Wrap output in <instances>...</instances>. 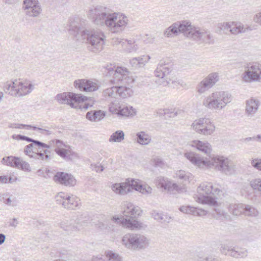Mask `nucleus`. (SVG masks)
<instances>
[{"label":"nucleus","mask_w":261,"mask_h":261,"mask_svg":"<svg viewBox=\"0 0 261 261\" xmlns=\"http://www.w3.org/2000/svg\"><path fill=\"white\" fill-rule=\"evenodd\" d=\"M117 87L113 86L105 89L102 93V95L105 99L111 100L112 99L116 98L118 96Z\"/></svg>","instance_id":"34"},{"label":"nucleus","mask_w":261,"mask_h":261,"mask_svg":"<svg viewBox=\"0 0 261 261\" xmlns=\"http://www.w3.org/2000/svg\"><path fill=\"white\" fill-rule=\"evenodd\" d=\"M0 201L8 206H16L17 205V200L15 198L11 199L10 194L7 193L0 194Z\"/></svg>","instance_id":"39"},{"label":"nucleus","mask_w":261,"mask_h":261,"mask_svg":"<svg viewBox=\"0 0 261 261\" xmlns=\"http://www.w3.org/2000/svg\"><path fill=\"white\" fill-rule=\"evenodd\" d=\"M156 185L158 188H162L170 192H177L182 193L186 191L185 185L179 186L175 183H172L167 178L163 177H159L156 180Z\"/></svg>","instance_id":"19"},{"label":"nucleus","mask_w":261,"mask_h":261,"mask_svg":"<svg viewBox=\"0 0 261 261\" xmlns=\"http://www.w3.org/2000/svg\"><path fill=\"white\" fill-rule=\"evenodd\" d=\"M108 73L110 76L113 75V79L110 80L113 84L120 82L122 84L117 87L118 96L122 98H127L132 96L134 91L131 85L134 82V79L129 76V72L125 68L117 67L115 70L113 67L107 68Z\"/></svg>","instance_id":"5"},{"label":"nucleus","mask_w":261,"mask_h":261,"mask_svg":"<svg viewBox=\"0 0 261 261\" xmlns=\"http://www.w3.org/2000/svg\"><path fill=\"white\" fill-rule=\"evenodd\" d=\"M220 192V190L218 188H214L211 182H204L197 188V194L194 196V199L196 201L202 204L216 205L217 201L215 198L208 195L211 194H218Z\"/></svg>","instance_id":"8"},{"label":"nucleus","mask_w":261,"mask_h":261,"mask_svg":"<svg viewBox=\"0 0 261 261\" xmlns=\"http://www.w3.org/2000/svg\"><path fill=\"white\" fill-rule=\"evenodd\" d=\"M219 80V76L217 72L210 73L204 78L196 87L197 92L203 94L212 88Z\"/></svg>","instance_id":"17"},{"label":"nucleus","mask_w":261,"mask_h":261,"mask_svg":"<svg viewBox=\"0 0 261 261\" xmlns=\"http://www.w3.org/2000/svg\"><path fill=\"white\" fill-rule=\"evenodd\" d=\"M193 130L205 136L211 135L215 130L214 124L208 118H202L195 120L192 125Z\"/></svg>","instance_id":"13"},{"label":"nucleus","mask_w":261,"mask_h":261,"mask_svg":"<svg viewBox=\"0 0 261 261\" xmlns=\"http://www.w3.org/2000/svg\"><path fill=\"white\" fill-rule=\"evenodd\" d=\"M254 20L256 22L261 25V12L255 15Z\"/></svg>","instance_id":"63"},{"label":"nucleus","mask_w":261,"mask_h":261,"mask_svg":"<svg viewBox=\"0 0 261 261\" xmlns=\"http://www.w3.org/2000/svg\"><path fill=\"white\" fill-rule=\"evenodd\" d=\"M35 146L33 143L27 145L24 149V152L25 154L28 155L30 158H34L37 160L44 161L50 159L48 153L50 151L48 150H44L43 153L36 152L35 150Z\"/></svg>","instance_id":"22"},{"label":"nucleus","mask_w":261,"mask_h":261,"mask_svg":"<svg viewBox=\"0 0 261 261\" xmlns=\"http://www.w3.org/2000/svg\"><path fill=\"white\" fill-rule=\"evenodd\" d=\"M137 142L142 145H148L151 140L150 135L144 132H140L136 134Z\"/></svg>","instance_id":"36"},{"label":"nucleus","mask_w":261,"mask_h":261,"mask_svg":"<svg viewBox=\"0 0 261 261\" xmlns=\"http://www.w3.org/2000/svg\"><path fill=\"white\" fill-rule=\"evenodd\" d=\"M242 80L248 83L261 81V64L254 62L248 65L247 69L241 75Z\"/></svg>","instance_id":"12"},{"label":"nucleus","mask_w":261,"mask_h":261,"mask_svg":"<svg viewBox=\"0 0 261 261\" xmlns=\"http://www.w3.org/2000/svg\"><path fill=\"white\" fill-rule=\"evenodd\" d=\"M87 222L85 220L81 221L80 218H77L76 221L73 220H65L61 222L60 227L68 234H73L80 230L78 225H83Z\"/></svg>","instance_id":"21"},{"label":"nucleus","mask_w":261,"mask_h":261,"mask_svg":"<svg viewBox=\"0 0 261 261\" xmlns=\"http://www.w3.org/2000/svg\"><path fill=\"white\" fill-rule=\"evenodd\" d=\"M14 84L12 85L11 91L9 92V95L12 96L19 97V83L18 81H15L14 82Z\"/></svg>","instance_id":"49"},{"label":"nucleus","mask_w":261,"mask_h":261,"mask_svg":"<svg viewBox=\"0 0 261 261\" xmlns=\"http://www.w3.org/2000/svg\"><path fill=\"white\" fill-rule=\"evenodd\" d=\"M160 114L161 115H163L164 116H167L169 117H174L177 115V112H174L172 111L171 110L169 109H164L162 110H161V112H160Z\"/></svg>","instance_id":"55"},{"label":"nucleus","mask_w":261,"mask_h":261,"mask_svg":"<svg viewBox=\"0 0 261 261\" xmlns=\"http://www.w3.org/2000/svg\"><path fill=\"white\" fill-rule=\"evenodd\" d=\"M136 114V111L132 107H124L121 108L118 114L119 116L123 117H133Z\"/></svg>","instance_id":"40"},{"label":"nucleus","mask_w":261,"mask_h":261,"mask_svg":"<svg viewBox=\"0 0 261 261\" xmlns=\"http://www.w3.org/2000/svg\"><path fill=\"white\" fill-rule=\"evenodd\" d=\"M171 70L172 68L170 64L160 61L154 71L155 76L160 78L159 82L156 81L155 82L159 85L166 86L169 83L167 76Z\"/></svg>","instance_id":"18"},{"label":"nucleus","mask_w":261,"mask_h":261,"mask_svg":"<svg viewBox=\"0 0 261 261\" xmlns=\"http://www.w3.org/2000/svg\"><path fill=\"white\" fill-rule=\"evenodd\" d=\"M249 185L253 190L261 192V178L252 179L249 181Z\"/></svg>","instance_id":"45"},{"label":"nucleus","mask_w":261,"mask_h":261,"mask_svg":"<svg viewBox=\"0 0 261 261\" xmlns=\"http://www.w3.org/2000/svg\"><path fill=\"white\" fill-rule=\"evenodd\" d=\"M122 243L127 249L140 250L149 246L150 240L146 236L141 233H129L123 237Z\"/></svg>","instance_id":"9"},{"label":"nucleus","mask_w":261,"mask_h":261,"mask_svg":"<svg viewBox=\"0 0 261 261\" xmlns=\"http://www.w3.org/2000/svg\"><path fill=\"white\" fill-rule=\"evenodd\" d=\"M220 251L222 254L234 258H244L247 256V250L238 246H232L228 243L221 244Z\"/></svg>","instance_id":"14"},{"label":"nucleus","mask_w":261,"mask_h":261,"mask_svg":"<svg viewBox=\"0 0 261 261\" xmlns=\"http://www.w3.org/2000/svg\"><path fill=\"white\" fill-rule=\"evenodd\" d=\"M251 165L255 169L261 171V159H253L251 161Z\"/></svg>","instance_id":"56"},{"label":"nucleus","mask_w":261,"mask_h":261,"mask_svg":"<svg viewBox=\"0 0 261 261\" xmlns=\"http://www.w3.org/2000/svg\"><path fill=\"white\" fill-rule=\"evenodd\" d=\"M112 189L116 194L124 195L130 192L132 189L140 191L144 194H150L152 189L147 185H141L134 179H126L125 182L116 183L112 185Z\"/></svg>","instance_id":"7"},{"label":"nucleus","mask_w":261,"mask_h":261,"mask_svg":"<svg viewBox=\"0 0 261 261\" xmlns=\"http://www.w3.org/2000/svg\"><path fill=\"white\" fill-rule=\"evenodd\" d=\"M14 84V82H6L4 86V89L5 92L6 93L9 94V92L11 91L12 88H13L12 85Z\"/></svg>","instance_id":"57"},{"label":"nucleus","mask_w":261,"mask_h":261,"mask_svg":"<svg viewBox=\"0 0 261 261\" xmlns=\"http://www.w3.org/2000/svg\"><path fill=\"white\" fill-rule=\"evenodd\" d=\"M112 43L114 45H121V46L123 47L126 44L131 45L134 43L132 40H127L124 39H121L119 38H113L112 40Z\"/></svg>","instance_id":"46"},{"label":"nucleus","mask_w":261,"mask_h":261,"mask_svg":"<svg viewBox=\"0 0 261 261\" xmlns=\"http://www.w3.org/2000/svg\"><path fill=\"white\" fill-rule=\"evenodd\" d=\"M150 59L148 55H143L141 57L133 58L129 61V63L135 69L143 67Z\"/></svg>","instance_id":"28"},{"label":"nucleus","mask_w":261,"mask_h":261,"mask_svg":"<svg viewBox=\"0 0 261 261\" xmlns=\"http://www.w3.org/2000/svg\"><path fill=\"white\" fill-rule=\"evenodd\" d=\"M18 224V221L16 218H13L9 223V226L15 228Z\"/></svg>","instance_id":"64"},{"label":"nucleus","mask_w":261,"mask_h":261,"mask_svg":"<svg viewBox=\"0 0 261 261\" xmlns=\"http://www.w3.org/2000/svg\"><path fill=\"white\" fill-rule=\"evenodd\" d=\"M121 107L119 106V103H115L112 102L109 105V111L113 114H115L118 115L119 110Z\"/></svg>","instance_id":"52"},{"label":"nucleus","mask_w":261,"mask_h":261,"mask_svg":"<svg viewBox=\"0 0 261 261\" xmlns=\"http://www.w3.org/2000/svg\"><path fill=\"white\" fill-rule=\"evenodd\" d=\"M200 43L213 44L214 40L209 31L196 28L190 23L188 37Z\"/></svg>","instance_id":"10"},{"label":"nucleus","mask_w":261,"mask_h":261,"mask_svg":"<svg viewBox=\"0 0 261 261\" xmlns=\"http://www.w3.org/2000/svg\"><path fill=\"white\" fill-rule=\"evenodd\" d=\"M50 143L56 146V148L61 149L62 148H67L69 146L66 145L62 141L58 139L53 140Z\"/></svg>","instance_id":"51"},{"label":"nucleus","mask_w":261,"mask_h":261,"mask_svg":"<svg viewBox=\"0 0 261 261\" xmlns=\"http://www.w3.org/2000/svg\"><path fill=\"white\" fill-rule=\"evenodd\" d=\"M91 166L92 170L95 171L97 172H102L104 169L103 166L99 164H91Z\"/></svg>","instance_id":"58"},{"label":"nucleus","mask_w":261,"mask_h":261,"mask_svg":"<svg viewBox=\"0 0 261 261\" xmlns=\"http://www.w3.org/2000/svg\"><path fill=\"white\" fill-rule=\"evenodd\" d=\"M176 177L182 180V181L190 182L192 179V174L184 170L178 171L176 173Z\"/></svg>","instance_id":"44"},{"label":"nucleus","mask_w":261,"mask_h":261,"mask_svg":"<svg viewBox=\"0 0 261 261\" xmlns=\"http://www.w3.org/2000/svg\"><path fill=\"white\" fill-rule=\"evenodd\" d=\"M245 104V114L248 117H253L258 110L260 104L259 100L251 98L246 101Z\"/></svg>","instance_id":"26"},{"label":"nucleus","mask_w":261,"mask_h":261,"mask_svg":"<svg viewBox=\"0 0 261 261\" xmlns=\"http://www.w3.org/2000/svg\"><path fill=\"white\" fill-rule=\"evenodd\" d=\"M83 97L81 94L72 92H63L58 94L55 97L56 100L60 104H66L72 108H77V102L82 100Z\"/></svg>","instance_id":"15"},{"label":"nucleus","mask_w":261,"mask_h":261,"mask_svg":"<svg viewBox=\"0 0 261 261\" xmlns=\"http://www.w3.org/2000/svg\"><path fill=\"white\" fill-rule=\"evenodd\" d=\"M79 20L77 19L71 22L68 30L69 33L77 40L89 44V49L91 51H101L106 39L104 33L98 29H85Z\"/></svg>","instance_id":"1"},{"label":"nucleus","mask_w":261,"mask_h":261,"mask_svg":"<svg viewBox=\"0 0 261 261\" xmlns=\"http://www.w3.org/2000/svg\"><path fill=\"white\" fill-rule=\"evenodd\" d=\"M230 33L237 35L240 34L245 33L251 30L250 27L244 25L240 22L232 21Z\"/></svg>","instance_id":"27"},{"label":"nucleus","mask_w":261,"mask_h":261,"mask_svg":"<svg viewBox=\"0 0 261 261\" xmlns=\"http://www.w3.org/2000/svg\"><path fill=\"white\" fill-rule=\"evenodd\" d=\"M232 21L224 22L219 24V28L224 31L230 32Z\"/></svg>","instance_id":"53"},{"label":"nucleus","mask_w":261,"mask_h":261,"mask_svg":"<svg viewBox=\"0 0 261 261\" xmlns=\"http://www.w3.org/2000/svg\"><path fill=\"white\" fill-rule=\"evenodd\" d=\"M243 214L246 216L257 217L259 215L258 210L250 205H244Z\"/></svg>","instance_id":"41"},{"label":"nucleus","mask_w":261,"mask_h":261,"mask_svg":"<svg viewBox=\"0 0 261 261\" xmlns=\"http://www.w3.org/2000/svg\"><path fill=\"white\" fill-rule=\"evenodd\" d=\"M124 139V133L122 130H117L110 136L109 141L110 142H120Z\"/></svg>","instance_id":"42"},{"label":"nucleus","mask_w":261,"mask_h":261,"mask_svg":"<svg viewBox=\"0 0 261 261\" xmlns=\"http://www.w3.org/2000/svg\"><path fill=\"white\" fill-rule=\"evenodd\" d=\"M151 216L154 219L161 223L168 222L170 219L167 215L156 211H153L152 212Z\"/></svg>","instance_id":"43"},{"label":"nucleus","mask_w":261,"mask_h":261,"mask_svg":"<svg viewBox=\"0 0 261 261\" xmlns=\"http://www.w3.org/2000/svg\"><path fill=\"white\" fill-rule=\"evenodd\" d=\"M19 158L9 156L3 158L2 163L4 165L17 168L20 161Z\"/></svg>","instance_id":"37"},{"label":"nucleus","mask_w":261,"mask_h":261,"mask_svg":"<svg viewBox=\"0 0 261 261\" xmlns=\"http://www.w3.org/2000/svg\"><path fill=\"white\" fill-rule=\"evenodd\" d=\"M54 180L58 183L65 186H74L76 179L70 174L64 172H58L54 176Z\"/></svg>","instance_id":"23"},{"label":"nucleus","mask_w":261,"mask_h":261,"mask_svg":"<svg viewBox=\"0 0 261 261\" xmlns=\"http://www.w3.org/2000/svg\"><path fill=\"white\" fill-rule=\"evenodd\" d=\"M19 83V97L25 96L31 93L34 88V85L30 82H21Z\"/></svg>","instance_id":"30"},{"label":"nucleus","mask_w":261,"mask_h":261,"mask_svg":"<svg viewBox=\"0 0 261 261\" xmlns=\"http://www.w3.org/2000/svg\"><path fill=\"white\" fill-rule=\"evenodd\" d=\"M134 43L131 45L126 44L124 45L123 47H124V49L128 53H132L134 51H136L138 49L139 47L137 44H134L135 41L132 40Z\"/></svg>","instance_id":"54"},{"label":"nucleus","mask_w":261,"mask_h":261,"mask_svg":"<svg viewBox=\"0 0 261 261\" xmlns=\"http://www.w3.org/2000/svg\"><path fill=\"white\" fill-rule=\"evenodd\" d=\"M213 206H215V207L214 208L213 215L216 219L223 220L224 219H227L229 217L227 213L225 212L218 206V203L217 205Z\"/></svg>","instance_id":"38"},{"label":"nucleus","mask_w":261,"mask_h":261,"mask_svg":"<svg viewBox=\"0 0 261 261\" xmlns=\"http://www.w3.org/2000/svg\"><path fill=\"white\" fill-rule=\"evenodd\" d=\"M56 128H59V126L55 125H51L50 126H45L44 127H38L35 126H33V130H37L39 131V133L45 136H50L52 135H56L57 133H61V132L58 130L55 132L54 130Z\"/></svg>","instance_id":"31"},{"label":"nucleus","mask_w":261,"mask_h":261,"mask_svg":"<svg viewBox=\"0 0 261 261\" xmlns=\"http://www.w3.org/2000/svg\"><path fill=\"white\" fill-rule=\"evenodd\" d=\"M35 143V145L36 146H38V147H41L42 148H50V146L47 145V144H46L43 142H41L39 141H35L34 142Z\"/></svg>","instance_id":"60"},{"label":"nucleus","mask_w":261,"mask_h":261,"mask_svg":"<svg viewBox=\"0 0 261 261\" xmlns=\"http://www.w3.org/2000/svg\"><path fill=\"white\" fill-rule=\"evenodd\" d=\"M106 113L101 111H91L86 114V118L91 121L98 122L103 119Z\"/></svg>","instance_id":"32"},{"label":"nucleus","mask_w":261,"mask_h":261,"mask_svg":"<svg viewBox=\"0 0 261 261\" xmlns=\"http://www.w3.org/2000/svg\"><path fill=\"white\" fill-rule=\"evenodd\" d=\"M190 22L187 21H177L172 24L164 32V35L167 38H173L180 33L188 37Z\"/></svg>","instance_id":"11"},{"label":"nucleus","mask_w":261,"mask_h":261,"mask_svg":"<svg viewBox=\"0 0 261 261\" xmlns=\"http://www.w3.org/2000/svg\"><path fill=\"white\" fill-rule=\"evenodd\" d=\"M18 166L19 167H18L17 168L19 169H21L27 172H30L31 171L29 164L28 162L23 161L21 159H20Z\"/></svg>","instance_id":"50"},{"label":"nucleus","mask_w":261,"mask_h":261,"mask_svg":"<svg viewBox=\"0 0 261 261\" xmlns=\"http://www.w3.org/2000/svg\"><path fill=\"white\" fill-rule=\"evenodd\" d=\"M256 136L252 137L246 138L243 139V142L247 143L249 141H257Z\"/></svg>","instance_id":"62"},{"label":"nucleus","mask_w":261,"mask_h":261,"mask_svg":"<svg viewBox=\"0 0 261 261\" xmlns=\"http://www.w3.org/2000/svg\"><path fill=\"white\" fill-rule=\"evenodd\" d=\"M90 14L95 24L105 25L112 33L122 32L127 24L128 19L125 16L113 12L110 9L103 6H96L90 10Z\"/></svg>","instance_id":"2"},{"label":"nucleus","mask_w":261,"mask_h":261,"mask_svg":"<svg viewBox=\"0 0 261 261\" xmlns=\"http://www.w3.org/2000/svg\"><path fill=\"white\" fill-rule=\"evenodd\" d=\"M233 97L228 91H217L205 97L202 100V105L211 110H222L230 103Z\"/></svg>","instance_id":"6"},{"label":"nucleus","mask_w":261,"mask_h":261,"mask_svg":"<svg viewBox=\"0 0 261 261\" xmlns=\"http://www.w3.org/2000/svg\"><path fill=\"white\" fill-rule=\"evenodd\" d=\"M33 126H32L31 125H26V124H16V126H15V128H26L27 129H30V128H32L33 129Z\"/></svg>","instance_id":"61"},{"label":"nucleus","mask_w":261,"mask_h":261,"mask_svg":"<svg viewBox=\"0 0 261 261\" xmlns=\"http://www.w3.org/2000/svg\"><path fill=\"white\" fill-rule=\"evenodd\" d=\"M124 216L122 217H113L110 220H107L100 226L101 229L114 230L115 224H121L123 226L130 229H141L143 224L137 221L135 218L140 215L141 211L139 206H136L130 202H125L123 204Z\"/></svg>","instance_id":"3"},{"label":"nucleus","mask_w":261,"mask_h":261,"mask_svg":"<svg viewBox=\"0 0 261 261\" xmlns=\"http://www.w3.org/2000/svg\"><path fill=\"white\" fill-rule=\"evenodd\" d=\"M74 86L80 91L86 92L96 91L99 87L98 85L96 83L84 79L75 81Z\"/></svg>","instance_id":"24"},{"label":"nucleus","mask_w":261,"mask_h":261,"mask_svg":"<svg viewBox=\"0 0 261 261\" xmlns=\"http://www.w3.org/2000/svg\"><path fill=\"white\" fill-rule=\"evenodd\" d=\"M190 145L207 155L212 151V145L206 141L194 140L190 142Z\"/></svg>","instance_id":"25"},{"label":"nucleus","mask_w":261,"mask_h":261,"mask_svg":"<svg viewBox=\"0 0 261 261\" xmlns=\"http://www.w3.org/2000/svg\"><path fill=\"white\" fill-rule=\"evenodd\" d=\"M153 162L156 166H161L163 164L162 160L159 157L154 158L153 160Z\"/></svg>","instance_id":"59"},{"label":"nucleus","mask_w":261,"mask_h":261,"mask_svg":"<svg viewBox=\"0 0 261 261\" xmlns=\"http://www.w3.org/2000/svg\"><path fill=\"white\" fill-rule=\"evenodd\" d=\"M56 201L58 203L67 209L74 210L81 206L80 200L73 195L69 196L63 192H60L56 196Z\"/></svg>","instance_id":"16"},{"label":"nucleus","mask_w":261,"mask_h":261,"mask_svg":"<svg viewBox=\"0 0 261 261\" xmlns=\"http://www.w3.org/2000/svg\"><path fill=\"white\" fill-rule=\"evenodd\" d=\"M106 256L109 261H122L121 257L118 254L112 251H108Z\"/></svg>","instance_id":"48"},{"label":"nucleus","mask_w":261,"mask_h":261,"mask_svg":"<svg viewBox=\"0 0 261 261\" xmlns=\"http://www.w3.org/2000/svg\"><path fill=\"white\" fill-rule=\"evenodd\" d=\"M185 156L194 166L201 169L214 168L225 174H231L233 168L231 162L223 156L214 155L204 159L194 152H187Z\"/></svg>","instance_id":"4"},{"label":"nucleus","mask_w":261,"mask_h":261,"mask_svg":"<svg viewBox=\"0 0 261 261\" xmlns=\"http://www.w3.org/2000/svg\"><path fill=\"white\" fill-rule=\"evenodd\" d=\"M180 211L185 214H191L194 216H202L207 214V212L201 208H197L189 205H183L179 208Z\"/></svg>","instance_id":"29"},{"label":"nucleus","mask_w":261,"mask_h":261,"mask_svg":"<svg viewBox=\"0 0 261 261\" xmlns=\"http://www.w3.org/2000/svg\"><path fill=\"white\" fill-rule=\"evenodd\" d=\"M82 97H83V99L82 100H80L79 102H77V108L76 109L86 110L88 109L89 107H92V104H90L89 102H86L83 103L84 101L87 100V97L83 95Z\"/></svg>","instance_id":"47"},{"label":"nucleus","mask_w":261,"mask_h":261,"mask_svg":"<svg viewBox=\"0 0 261 261\" xmlns=\"http://www.w3.org/2000/svg\"><path fill=\"white\" fill-rule=\"evenodd\" d=\"M68 148V149L64 148L61 149L55 148V151L63 159L65 160H70L73 156L75 155V154L69 149V146Z\"/></svg>","instance_id":"33"},{"label":"nucleus","mask_w":261,"mask_h":261,"mask_svg":"<svg viewBox=\"0 0 261 261\" xmlns=\"http://www.w3.org/2000/svg\"><path fill=\"white\" fill-rule=\"evenodd\" d=\"M22 8L25 14L30 17H37L42 11L38 0H24Z\"/></svg>","instance_id":"20"},{"label":"nucleus","mask_w":261,"mask_h":261,"mask_svg":"<svg viewBox=\"0 0 261 261\" xmlns=\"http://www.w3.org/2000/svg\"><path fill=\"white\" fill-rule=\"evenodd\" d=\"M244 205L242 203L234 204L229 205L228 211L233 216H239L243 214Z\"/></svg>","instance_id":"35"}]
</instances>
